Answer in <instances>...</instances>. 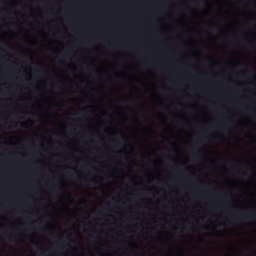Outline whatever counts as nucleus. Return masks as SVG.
Returning <instances> with one entry per match:
<instances>
[{
  "mask_svg": "<svg viewBox=\"0 0 256 256\" xmlns=\"http://www.w3.org/2000/svg\"><path fill=\"white\" fill-rule=\"evenodd\" d=\"M242 218L244 220L256 218V211H254L250 213H245L244 214V217Z\"/></svg>",
  "mask_w": 256,
  "mask_h": 256,
  "instance_id": "1",
  "label": "nucleus"
},
{
  "mask_svg": "<svg viewBox=\"0 0 256 256\" xmlns=\"http://www.w3.org/2000/svg\"><path fill=\"white\" fill-rule=\"evenodd\" d=\"M119 136H120V140L119 141V144L121 145L124 142H126V138L124 136L123 134H120Z\"/></svg>",
  "mask_w": 256,
  "mask_h": 256,
  "instance_id": "2",
  "label": "nucleus"
},
{
  "mask_svg": "<svg viewBox=\"0 0 256 256\" xmlns=\"http://www.w3.org/2000/svg\"><path fill=\"white\" fill-rule=\"evenodd\" d=\"M241 218H240V217H237V218L233 217L232 220H236V221H238L241 220Z\"/></svg>",
  "mask_w": 256,
  "mask_h": 256,
  "instance_id": "3",
  "label": "nucleus"
},
{
  "mask_svg": "<svg viewBox=\"0 0 256 256\" xmlns=\"http://www.w3.org/2000/svg\"><path fill=\"white\" fill-rule=\"evenodd\" d=\"M36 72L40 74H42L44 73V72L40 69L36 70Z\"/></svg>",
  "mask_w": 256,
  "mask_h": 256,
  "instance_id": "4",
  "label": "nucleus"
},
{
  "mask_svg": "<svg viewBox=\"0 0 256 256\" xmlns=\"http://www.w3.org/2000/svg\"><path fill=\"white\" fill-rule=\"evenodd\" d=\"M89 182H90V184H94L96 183L95 182H95L94 180H90Z\"/></svg>",
  "mask_w": 256,
  "mask_h": 256,
  "instance_id": "5",
  "label": "nucleus"
},
{
  "mask_svg": "<svg viewBox=\"0 0 256 256\" xmlns=\"http://www.w3.org/2000/svg\"><path fill=\"white\" fill-rule=\"evenodd\" d=\"M150 190H149V189H148V190H146V195H149V194H149V192H150Z\"/></svg>",
  "mask_w": 256,
  "mask_h": 256,
  "instance_id": "6",
  "label": "nucleus"
},
{
  "mask_svg": "<svg viewBox=\"0 0 256 256\" xmlns=\"http://www.w3.org/2000/svg\"><path fill=\"white\" fill-rule=\"evenodd\" d=\"M70 54L69 52H67L66 53V54H64V56L65 57H68V54Z\"/></svg>",
  "mask_w": 256,
  "mask_h": 256,
  "instance_id": "7",
  "label": "nucleus"
},
{
  "mask_svg": "<svg viewBox=\"0 0 256 256\" xmlns=\"http://www.w3.org/2000/svg\"><path fill=\"white\" fill-rule=\"evenodd\" d=\"M8 240L10 242H13L14 241L11 239L10 236L8 237Z\"/></svg>",
  "mask_w": 256,
  "mask_h": 256,
  "instance_id": "8",
  "label": "nucleus"
},
{
  "mask_svg": "<svg viewBox=\"0 0 256 256\" xmlns=\"http://www.w3.org/2000/svg\"><path fill=\"white\" fill-rule=\"evenodd\" d=\"M68 240V238H66V240L62 241V243L64 244L65 242H66Z\"/></svg>",
  "mask_w": 256,
  "mask_h": 256,
  "instance_id": "9",
  "label": "nucleus"
},
{
  "mask_svg": "<svg viewBox=\"0 0 256 256\" xmlns=\"http://www.w3.org/2000/svg\"><path fill=\"white\" fill-rule=\"evenodd\" d=\"M130 180L131 183H132V184L134 183V180H132L130 179Z\"/></svg>",
  "mask_w": 256,
  "mask_h": 256,
  "instance_id": "10",
  "label": "nucleus"
},
{
  "mask_svg": "<svg viewBox=\"0 0 256 256\" xmlns=\"http://www.w3.org/2000/svg\"><path fill=\"white\" fill-rule=\"evenodd\" d=\"M68 175H70V176H73V174H72V173H70V172H68Z\"/></svg>",
  "mask_w": 256,
  "mask_h": 256,
  "instance_id": "11",
  "label": "nucleus"
},
{
  "mask_svg": "<svg viewBox=\"0 0 256 256\" xmlns=\"http://www.w3.org/2000/svg\"><path fill=\"white\" fill-rule=\"evenodd\" d=\"M44 254V252H40V254H41L42 256H43Z\"/></svg>",
  "mask_w": 256,
  "mask_h": 256,
  "instance_id": "12",
  "label": "nucleus"
},
{
  "mask_svg": "<svg viewBox=\"0 0 256 256\" xmlns=\"http://www.w3.org/2000/svg\"><path fill=\"white\" fill-rule=\"evenodd\" d=\"M202 229H204V230L206 229V226H202Z\"/></svg>",
  "mask_w": 256,
  "mask_h": 256,
  "instance_id": "13",
  "label": "nucleus"
},
{
  "mask_svg": "<svg viewBox=\"0 0 256 256\" xmlns=\"http://www.w3.org/2000/svg\"><path fill=\"white\" fill-rule=\"evenodd\" d=\"M246 42L248 44H250V42L249 40H247Z\"/></svg>",
  "mask_w": 256,
  "mask_h": 256,
  "instance_id": "14",
  "label": "nucleus"
},
{
  "mask_svg": "<svg viewBox=\"0 0 256 256\" xmlns=\"http://www.w3.org/2000/svg\"><path fill=\"white\" fill-rule=\"evenodd\" d=\"M6 46L7 47H8V48H10V46H9V45H8V44H6Z\"/></svg>",
  "mask_w": 256,
  "mask_h": 256,
  "instance_id": "15",
  "label": "nucleus"
},
{
  "mask_svg": "<svg viewBox=\"0 0 256 256\" xmlns=\"http://www.w3.org/2000/svg\"><path fill=\"white\" fill-rule=\"evenodd\" d=\"M158 184H160V185H163V183L160 184V183L158 182Z\"/></svg>",
  "mask_w": 256,
  "mask_h": 256,
  "instance_id": "16",
  "label": "nucleus"
},
{
  "mask_svg": "<svg viewBox=\"0 0 256 256\" xmlns=\"http://www.w3.org/2000/svg\"><path fill=\"white\" fill-rule=\"evenodd\" d=\"M4 2V0H1L0 1V2Z\"/></svg>",
  "mask_w": 256,
  "mask_h": 256,
  "instance_id": "17",
  "label": "nucleus"
}]
</instances>
